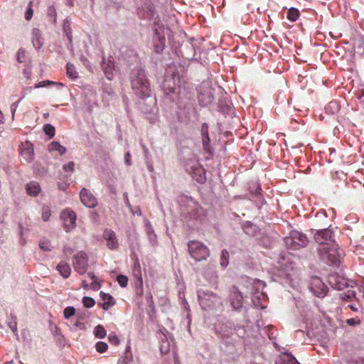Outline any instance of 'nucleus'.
Wrapping results in <instances>:
<instances>
[{"mask_svg": "<svg viewBox=\"0 0 364 364\" xmlns=\"http://www.w3.org/2000/svg\"><path fill=\"white\" fill-rule=\"evenodd\" d=\"M130 82L132 88L139 97L146 98L150 96V85L144 70L134 69L130 75Z\"/></svg>", "mask_w": 364, "mask_h": 364, "instance_id": "obj_1", "label": "nucleus"}, {"mask_svg": "<svg viewBox=\"0 0 364 364\" xmlns=\"http://www.w3.org/2000/svg\"><path fill=\"white\" fill-rule=\"evenodd\" d=\"M318 254L320 259L326 264H338L343 256V251L333 242L331 245H323L318 248Z\"/></svg>", "mask_w": 364, "mask_h": 364, "instance_id": "obj_2", "label": "nucleus"}, {"mask_svg": "<svg viewBox=\"0 0 364 364\" xmlns=\"http://www.w3.org/2000/svg\"><path fill=\"white\" fill-rule=\"evenodd\" d=\"M181 77L177 72H173L171 76H166L162 83V89L166 95L168 96L172 100L181 94Z\"/></svg>", "mask_w": 364, "mask_h": 364, "instance_id": "obj_3", "label": "nucleus"}, {"mask_svg": "<svg viewBox=\"0 0 364 364\" xmlns=\"http://www.w3.org/2000/svg\"><path fill=\"white\" fill-rule=\"evenodd\" d=\"M188 251L191 257L196 262L206 260L210 255L209 248L202 242L198 240L188 242Z\"/></svg>", "mask_w": 364, "mask_h": 364, "instance_id": "obj_4", "label": "nucleus"}, {"mask_svg": "<svg viewBox=\"0 0 364 364\" xmlns=\"http://www.w3.org/2000/svg\"><path fill=\"white\" fill-rule=\"evenodd\" d=\"M285 243L289 248L296 250L307 246L309 239L307 236L299 231L293 230L290 232V237L284 239Z\"/></svg>", "mask_w": 364, "mask_h": 364, "instance_id": "obj_5", "label": "nucleus"}, {"mask_svg": "<svg viewBox=\"0 0 364 364\" xmlns=\"http://www.w3.org/2000/svg\"><path fill=\"white\" fill-rule=\"evenodd\" d=\"M73 265L74 269L80 274L86 273L88 267V257L84 252H77L73 258Z\"/></svg>", "mask_w": 364, "mask_h": 364, "instance_id": "obj_6", "label": "nucleus"}, {"mask_svg": "<svg viewBox=\"0 0 364 364\" xmlns=\"http://www.w3.org/2000/svg\"><path fill=\"white\" fill-rule=\"evenodd\" d=\"M60 219L66 232L73 230L76 227V213L69 209H65L60 213Z\"/></svg>", "mask_w": 364, "mask_h": 364, "instance_id": "obj_7", "label": "nucleus"}, {"mask_svg": "<svg viewBox=\"0 0 364 364\" xmlns=\"http://www.w3.org/2000/svg\"><path fill=\"white\" fill-rule=\"evenodd\" d=\"M333 234L329 228L319 230L314 235V240L321 246L331 245L333 242Z\"/></svg>", "mask_w": 364, "mask_h": 364, "instance_id": "obj_8", "label": "nucleus"}, {"mask_svg": "<svg viewBox=\"0 0 364 364\" xmlns=\"http://www.w3.org/2000/svg\"><path fill=\"white\" fill-rule=\"evenodd\" d=\"M311 291L317 297H324L328 291V288L325 284L318 277L311 279Z\"/></svg>", "mask_w": 364, "mask_h": 364, "instance_id": "obj_9", "label": "nucleus"}, {"mask_svg": "<svg viewBox=\"0 0 364 364\" xmlns=\"http://www.w3.org/2000/svg\"><path fill=\"white\" fill-rule=\"evenodd\" d=\"M80 200L87 208H95L97 205V200L92 193L83 188L80 193Z\"/></svg>", "mask_w": 364, "mask_h": 364, "instance_id": "obj_10", "label": "nucleus"}, {"mask_svg": "<svg viewBox=\"0 0 364 364\" xmlns=\"http://www.w3.org/2000/svg\"><path fill=\"white\" fill-rule=\"evenodd\" d=\"M203 86L206 88L205 92H200L198 101L201 106L206 107L213 100V89L209 86L208 83H203Z\"/></svg>", "mask_w": 364, "mask_h": 364, "instance_id": "obj_11", "label": "nucleus"}, {"mask_svg": "<svg viewBox=\"0 0 364 364\" xmlns=\"http://www.w3.org/2000/svg\"><path fill=\"white\" fill-rule=\"evenodd\" d=\"M230 301L232 307L235 310H239L242 306V296L241 293L233 287L230 291Z\"/></svg>", "mask_w": 364, "mask_h": 364, "instance_id": "obj_12", "label": "nucleus"}, {"mask_svg": "<svg viewBox=\"0 0 364 364\" xmlns=\"http://www.w3.org/2000/svg\"><path fill=\"white\" fill-rule=\"evenodd\" d=\"M103 237L107 240V245L109 249L116 250L118 247V242L114 231L111 230H105Z\"/></svg>", "mask_w": 364, "mask_h": 364, "instance_id": "obj_13", "label": "nucleus"}, {"mask_svg": "<svg viewBox=\"0 0 364 364\" xmlns=\"http://www.w3.org/2000/svg\"><path fill=\"white\" fill-rule=\"evenodd\" d=\"M100 295L105 302L100 303L99 306L105 311H107L111 306H113L116 304L115 299L110 294L101 291Z\"/></svg>", "mask_w": 364, "mask_h": 364, "instance_id": "obj_14", "label": "nucleus"}, {"mask_svg": "<svg viewBox=\"0 0 364 364\" xmlns=\"http://www.w3.org/2000/svg\"><path fill=\"white\" fill-rule=\"evenodd\" d=\"M21 155L26 161H32L34 159V151L31 144H26V146L21 149Z\"/></svg>", "mask_w": 364, "mask_h": 364, "instance_id": "obj_15", "label": "nucleus"}, {"mask_svg": "<svg viewBox=\"0 0 364 364\" xmlns=\"http://www.w3.org/2000/svg\"><path fill=\"white\" fill-rule=\"evenodd\" d=\"M32 43L35 48L40 49L43 44L41 32L38 28H34L32 32Z\"/></svg>", "mask_w": 364, "mask_h": 364, "instance_id": "obj_16", "label": "nucleus"}, {"mask_svg": "<svg viewBox=\"0 0 364 364\" xmlns=\"http://www.w3.org/2000/svg\"><path fill=\"white\" fill-rule=\"evenodd\" d=\"M57 270L59 272L60 274L64 278L67 279L70 277L71 273V269L69 264L65 262H60L56 267Z\"/></svg>", "mask_w": 364, "mask_h": 364, "instance_id": "obj_17", "label": "nucleus"}, {"mask_svg": "<svg viewBox=\"0 0 364 364\" xmlns=\"http://www.w3.org/2000/svg\"><path fill=\"white\" fill-rule=\"evenodd\" d=\"M26 192L31 196H36L41 191V187L38 183L31 181L26 185Z\"/></svg>", "mask_w": 364, "mask_h": 364, "instance_id": "obj_18", "label": "nucleus"}, {"mask_svg": "<svg viewBox=\"0 0 364 364\" xmlns=\"http://www.w3.org/2000/svg\"><path fill=\"white\" fill-rule=\"evenodd\" d=\"M277 364H299L298 361L291 355L283 353L280 355Z\"/></svg>", "mask_w": 364, "mask_h": 364, "instance_id": "obj_19", "label": "nucleus"}, {"mask_svg": "<svg viewBox=\"0 0 364 364\" xmlns=\"http://www.w3.org/2000/svg\"><path fill=\"white\" fill-rule=\"evenodd\" d=\"M48 150L50 151H58L60 155H63L66 151V149L63 146L60 145L58 142L55 141H52L49 144Z\"/></svg>", "mask_w": 364, "mask_h": 364, "instance_id": "obj_20", "label": "nucleus"}, {"mask_svg": "<svg viewBox=\"0 0 364 364\" xmlns=\"http://www.w3.org/2000/svg\"><path fill=\"white\" fill-rule=\"evenodd\" d=\"M299 11L297 9L292 7L288 10L287 17L289 21L294 22L299 18Z\"/></svg>", "mask_w": 364, "mask_h": 364, "instance_id": "obj_21", "label": "nucleus"}, {"mask_svg": "<svg viewBox=\"0 0 364 364\" xmlns=\"http://www.w3.org/2000/svg\"><path fill=\"white\" fill-rule=\"evenodd\" d=\"M58 85L60 87L64 86V85L61 82H53L51 80H43V81L39 82L38 83H36L33 85V87L34 88H40V87H46L47 85Z\"/></svg>", "mask_w": 364, "mask_h": 364, "instance_id": "obj_22", "label": "nucleus"}, {"mask_svg": "<svg viewBox=\"0 0 364 364\" xmlns=\"http://www.w3.org/2000/svg\"><path fill=\"white\" fill-rule=\"evenodd\" d=\"M94 334L97 338H104L106 336L107 333L102 326L98 325L95 328Z\"/></svg>", "mask_w": 364, "mask_h": 364, "instance_id": "obj_23", "label": "nucleus"}, {"mask_svg": "<svg viewBox=\"0 0 364 364\" xmlns=\"http://www.w3.org/2000/svg\"><path fill=\"white\" fill-rule=\"evenodd\" d=\"M198 296L202 299L203 296H208V298H211L215 302H218L220 300V297L218 294L210 291H203L198 295Z\"/></svg>", "mask_w": 364, "mask_h": 364, "instance_id": "obj_24", "label": "nucleus"}, {"mask_svg": "<svg viewBox=\"0 0 364 364\" xmlns=\"http://www.w3.org/2000/svg\"><path fill=\"white\" fill-rule=\"evenodd\" d=\"M16 60L18 63H22L26 60V52L23 48H19L16 53Z\"/></svg>", "mask_w": 364, "mask_h": 364, "instance_id": "obj_25", "label": "nucleus"}, {"mask_svg": "<svg viewBox=\"0 0 364 364\" xmlns=\"http://www.w3.org/2000/svg\"><path fill=\"white\" fill-rule=\"evenodd\" d=\"M202 141H203V145L204 150L206 152L210 153L211 147H210V139L209 135L202 136Z\"/></svg>", "mask_w": 364, "mask_h": 364, "instance_id": "obj_26", "label": "nucleus"}, {"mask_svg": "<svg viewBox=\"0 0 364 364\" xmlns=\"http://www.w3.org/2000/svg\"><path fill=\"white\" fill-rule=\"evenodd\" d=\"M43 131L50 138H53L55 136V128L50 124H46L43 126Z\"/></svg>", "mask_w": 364, "mask_h": 364, "instance_id": "obj_27", "label": "nucleus"}, {"mask_svg": "<svg viewBox=\"0 0 364 364\" xmlns=\"http://www.w3.org/2000/svg\"><path fill=\"white\" fill-rule=\"evenodd\" d=\"M67 75L69 77L75 79L77 77V73L75 71V66L68 63L67 65Z\"/></svg>", "mask_w": 364, "mask_h": 364, "instance_id": "obj_28", "label": "nucleus"}, {"mask_svg": "<svg viewBox=\"0 0 364 364\" xmlns=\"http://www.w3.org/2000/svg\"><path fill=\"white\" fill-rule=\"evenodd\" d=\"M229 253L226 250H223L221 252L220 264L223 267H226L228 264Z\"/></svg>", "mask_w": 364, "mask_h": 364, "instance_id": "obj_29", "label": "nucleus"}, {"mask_svg": "<svg viewBox=\"0 0 364 364\" xmlns=\"http://www.w3.org/2000/svg\"><path fill=\"white\" fill-rule=\"evenodd\" d=\"M87 277H90L93 282L90 284V288L93 290H96L100 287V284L97 282V277L92 272H88Z\"/></svg>", "mask_w": 364, "mask_h": 364, "instance_id": "obj_30", "label": "nucleus"}, {"mask_svg": "<svg viewBox=\"0 0 364 364\" xmlns=\"http://www.w3.org/2000/svg\"><path fill=\"white\" fill-rule=\"evenodd\" d=\"M82 304L86 308H91L95 306V301L90 296H84L82 299Z\"/></svg>", "mask_w": 364, "mask_h": 364, "instance_id": "obj_31", "label": "nucleus"}, {"mask_svg": "<svg viewBox=\"0 0 364 364\" xmlns=\"http://www.w3.org/2000/svg\"><path fill=\"white\" fill-rule=\"evenodd\" d=\"M117 281L118 284H119V286L122 287H126L127 286L128 278H127V277H126L123 274L118 275L117 277Z\"/></svg>", "mask_w": 364, "mask_h": 364, "instance_id": "obj_32", "label": "nucleus"}, {"mask_svg": "<svg viewBox=\"0 0 364 364\" xmlns=\"http://www.w3.org/2000/svg\"><path fill=\"white\" fill-rule=\"evenodd\" d=\"M95 347H96L97 351L100 353H105L108 348L107 344L106 343L102 342V341L97 342L95 345Z\"/></svg>", "mask_w": 364, "mask_h": 364, "instance_id": "obj_33", "label": "nucleus"}, {"mask_svg": "<svg viewBox=\"0 0 364 364\" xmlns=\"http://www.w3.org/2000/svg\"><path fill=\"white\" fill-rule=\"evenodd\" d=\"M75 314V309L73 306H68L64 309L63 315L65 318H69Z\"/></svg>", "mask_w": 364, "mask_h": 364, "instance_id": "obj_34", "label": "nucleus"}, {"mask_svg": "<svg viewBox=\"0 0 364 364\" xmlns=\"http://www.w3.org/2000/svg\"><path fill=\"white\" fill-rule=\"evenodd\" d=\"M51 215V212L48 206H43L42 208V218L44 221H48Z\"/></svg>", "mask_w": 364, "mask_h": 364, "instance_id": "obj_35", "label": "nucleus"}, {"mask_svg": "<svg viewBox=\"0 0 364 364\" xmlns=\"http://www.w3.org/2000/svg\"><path fill=\"white\" fill-rule=\"evenodd\" d=\"M355 293L353 290H348L346 292H343L341 294V297L343 300H350L353 297H354Z\"/></svg>", "mask_w": 364, "mask_h": 364, "instance_id": "obj_36", "label": "nucleus"}, {"mask_svg": "<svg viewBox=\"0 0 364 364\" xmlns=\"http://www.w3.org/2000/svg\"><path fill=\"white\" fill-rule=\"evenodd\" d=\"M160 352L163 355H166L169 352V343L168 341H163L160 346Z\"/></svg>", "mask_w": 364, "mask_h": 364, "instance_id": "obj_37", "label": "nucleus"}, {"mask_svg": "<svg viewBox=\"0 0 364 364\" xmlns=\"http://www.w3.org/2000/svg\"><path fill=\"white\" fill-rule=\"evenodd\" d=\"M50 242L49 240H42L39 242V247L44 251H50Z\"/></svg>", "mask_w": 364, "mask_h": 364, "instance_id": "obj_38", "label": "nucleus"}, {"mask_svg": "<svg viewBox=\"0 0 364 364\" xmlns=\"http://www.w3.org/2000/svg\"><path fill=\"white\" fill-rule=\"evenodd\" d=\"M47 14H48V16H50L53 19V21L55 22L56 20V16H57L55 8L53 6H49L47 9Z\"/></svg>", "mask_w": 364, "mask_h": 364, "instance_id": "obj_39", "label": "nucleus"}, {"mask_svg": "<svg viewBox=\"0 0 364 364\" xmlns=\"http://www.w3.org/2000/svg\"><path fill=\"white\" fill-rule=\"evenodd\" d=\"M28 9H27V11L26 12V14H25V18L26 20L29 21L31 19V18L33 17V10L32 9V1H29L28 3Z\"/></svg>", "mask_w": 364, "mask_h": 364, "instance_id": "obj_40", "label": "nucleus"}, {"mask_svg": "<svg viewBox=\"0 0 364 364\" xmlns=\"http://www.w3.org/2000/svg\"><path fill=\"white\" fill-rule=\"evenodd\" d=\"M346 323L349 326H357L360 323V320L358 317L346 319Z\"/></svg>", "mask_w": 364, "mask_h": 364, "instance_id": "obj_41", "label": "nucleus"}, {"mask_svg": "<svg viewBox=\"0 0 364 364\" xmlns=\"http://www.w3.org/2000/svg\"><path fill=\"white\" fill-rule=\"evenodd\" d=\"M74 168H75V164L73 161H70V162H69L67 164H65L63 166V169L65 171L73 172L74 171Z\"/></svg>", "mask_w": 364, "mask_h": 364, "instance_id": "obj_42", "label": "nucleus"}, {"mask_svg": "<svg viewBox=\"0 0 364 364\" xmlns=\"http://www.w3.org/2000/svg\"><path fill=\"white\" fill-rule=\"evenodd\" d=\"M108 338L109 342L115 346L118 345L119 343V340L116 335H109Z\"/></svg>", "mask_w": 364, "mask_h": 364, "instance_id": "obj_43", "label": "nucleus"}, {"mask_svg": "<svg viewBox=\"0 0 364 364\" xmlns=\"http://www.w3.org/2000/svg\"><path fill=\"white\" fill-rule=\"evenodd\" d=\"M9 326L14 333L17 331V322L16 321V318L13 321L9 323Z\"/></svg>", "mask_w": 364, "mask_h": 364, "instance_id": "obj_44", "label": "nucleus"}, {"mask_svg": "<svg viewBox=\"0 0 364 364\" xmlns=\"http://www.w3.org/2000/svg\"><path fill=\"white\" fill-rule=\"evenodd\" d=\"M23 75L24 77L27 80V81L30 80L31 78V70L30 69H24L23 70Z\"/></svg>", "mask_w": 364, "mask_h": 364, "instance_id": "obj_45", "label": "nucleus"}, {"mask_svg": "<svg viewBox=\"0 0 364 364\" xmlns=\"http://www.w3.org/2000/svg\"><path fill=\"white\" fill-rule=\"evenodd\" d=\"M201 134L202 136L208 135V126L207 123H203L201 126Z\"/></svg>", "mask_w": 364, "mask_h": 364, "instance_id": "obj_46", "label": "nucleus"}, {"mask_svg": "<svg viewBox=\"0 0 364 364\" xmlns=\"http://www.w3.org/2000/svg\"><path fill=\"white\" fill-rule=\"evenodd\" d=\"M124 162L127 166H131L132 161H131V154L129 152H127L124 155Z\"/></svg>", "mask_w": 364, "mask_h": 364, "instance_id": "obj_47", "label": "nucleus"}, {"mask_svg": "<svg viewBox=\"0 0 364 364\" xmlns=\"http://www.w3.org/2000/svg\"><path fill=\"white\" fill-rule=\"evenodd\" d=\"M4 117L3 113L0 111V134L2 132L3 127L4 124Z\"/></svg>", "mask_w": 364, "mask_h": 364, "instance_id": "obj_48", "label": "nucleus"}, {"mask_svg": "<svg viewBox=\"0 0 364 364\" xmlns=\"http://www.w3.org/2000/svg\"><path fill=\"white\" fill-rule=\"evenodd\" d=\"M4 227V224L1 222L0 223V241H3L4 238V234L3 231V228Z\"/></svg>", "mask_w": 364, "mask_h": 364, "instance_id": "obj_49", "label": "nucleus"}, {"mask_svg": "<svg viewBox=\"0 0 364 364\" xmlns=\"http://www.w3.org/2000/svg\"><path fill=\"white\" fill-rule=\"evenodd\" d=\"M17 107H18V103L17 102L13 103L11 105V112H12V117H14V114H15V112L16 110Z\"/></svg>", "mask_w": 364, "mask_h": 364, "instance_id": "obj_50", "label": "nucleus"}, {"mask_svg": "<svg viewBox=\"0 0 364 364\" xmlns=\"http://www.w3.org/2000/svg\"><path fill=\"white\" fill-rule=\"evenodd\" d=\"M82 287L83 289H87L89 288V285L86 282L85 280H83L82 282Z\"/></svg>", "mask_w": 364, "mask_h": 364, "instance_id": "obj_51", "label": "nucleus"}, {"mask_svg": "<svg viewBox=\"0 0 364 364\" xmlns=\"http://www.w3.org/2000/svg\"><path fill=\"white\" fill-rule=\"evenodd\" d=\"M348 307L353 311H358V308L356 307V306L355 304H350V305H348Z\"/></svg>", "mask_w": 364, "mask_h": 364, "instance_id": "obj_52", "label": "nucleus"}, {"mask_svg": "<svg viewBox=\"0 0 364 364\" xmlns=\"http://www.w3.org/2000/svg\"><path fill=\"white\" fill-rule=\"evenodd\" d=\"M105 75H106V77H107V79H109V80L112 79V76L109 75V74H108L107 72H105Z\"/></svg>", "mask_w": 364, "mask_h": 364, "instance_id": "obj_53", "label": "nucleus"}, {"mask_svg": "<svg viewBox=\"0 0 364 364\" xmlns=\"http://www.w3.org/2000/svg\"><path fill=\"white\" fill-rule=\"evenodd\" d=\"M196 170L197 171L200 172H200H203V168H202L201 167L196 168Z\"/></svg>", "mask_w": 364, "mask_h": 364, "instance_id": "obj_54", "label": "nucleus"}, {"mask_svg": "<svg viewBox=\"0 0 364 364\" xmlns=\"http://www.w3.org/2000/svg\"><path fill=\"white\" fill-rule=\"evenodd\" d=\"M32 90V87H26L25 88V91H29V92H31Z\"/></svg>", "mask_w": 364, "mask_h": 364, "instance_id": "obj_55", "label": "nucleus"}, {"mask_svg": "<svg viewBox=\"0 0 364 364\" xmlns=\"http://www.w3.org/2000/svg\"><path fill=\"white\" fill-rule=\"evenodd\" d=\"M197 181H200V182H201V183L203 182V178L201 176V175L200 176V178H198V179H197Z\"/></svg>", "mask_w": 364, "mask_h": 364, "instance_id": "obj_56", "label": "nucleus"}, {"mask_svg": "<svg viewBox=\"0 0 364 364\" xmlns=\"http://www.w3.org/2000/svg\"><path fill=\"white\" fill-rule=\"evenodd\" d=\"M329 105H336V103L334 102H330Z\"/></svg>", "mask_w": 364, "mask_h": 364, "instance_id": "obj_57", "label": "nucleus"}, {"mask_svg": "<svg viewBox=\"0 0 364 364\" xmlns=\"http://www.w3.org/2000/svg\"><path fill=\"white\" fill-rule=\"evenodd\" d=\"M68 39H69V41H71V36H70V37L68 36Z\"/></svg>", "mask_w": 364, "mask_h": 364, "instance_id": "obj_58", "label": "nucleus"}]
</instances>
